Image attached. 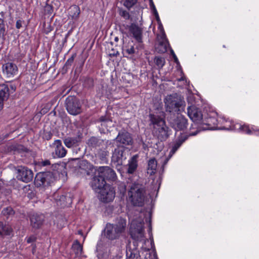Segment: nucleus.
Returning <instances> with one entry per match:
<instances>
[{
    "label": "nucleus",
    "instance_id": "38",
    "mask_svg": "<svg viewBox=\"0 0 259 259\" xmlns=\"http://www.w3.org/2000/svg\"><path fill=\"white\" fill-rule=\"evenodd\" d=\"M26 242L28 243H31L34 242L36 241V237L34 235H31V236L26 238Z\"/></svg>",
    "mask_w": 259,
    "mask_h": 259
},
{
    "label": "nucleus",
    "instance_id": "7",
    "mask_svg": "<svg viewBox=\"0 0 259 259\" xmlns=\"http://www.w3.org/2000/svg\"><path fill=\"white\" fill-rule=\"evenodd\" d=\"M66 108L69 113L73 115L81 112L80 102L77 98L73 96H69L66 98Z\"/></svg>",
    "mask_w": 259,
    "mask_h": 259
},
{
    "label": "nucleus",
    "instance_id": "24",
    "mask_svg": "<svg viewBox=\"0 0 259 259\" xmlns=\"http://www.w3.org/2000/svg\"><path fill=\"white\" fill-rule=\"evenodd\" d=\"M157 165V161L155 158H151L149 159L148 162V174L150 175L154 174L156 171Z\"/></svg>",
    "mask_w": 259,
    "mask_h": 259
},
{
    "label": "nucleus",
    "instance_id": "6",
    "mask_svg": "<svg viewBox=\"0 0 259 259\" xmlns=\"http://www.w3.org/2000/svg\"><path fill=\"white\" fill-rule=\"evenodd\" d=\"M144 221L141 219H134L131 223L130 234L132 237L137 241H141L144 236Z\"/></svg>",
    "mask_w": 259,
    "mask_h": 259
},
{
    "label": "nucleus",
    "instance_id": "12",
    "mask_svg": "<svg viewBox=\"0 0 259 259\" xmlns=\"http://www.w3.org/2000/svg\"><path fill=\"white\" fill-rule=\"evenodd\" d=\"M98 177H101L105 179L114 181L116 178L115 171L108 166H100L96 168Z\"/></svg>",
    "mask_w": 259,
    "mask_h": 259
},
{
    "label": "nucleus",
    "instance_id": "46",
    "mask_svg": "<svg viewBox=\"0 0 259 259\" xmlns=\"http://www.w3.org/2000/svg\"><path fill=\"white\" fill-rule=\"evenodd\" d=\"M16 25L17 28L19 29L21 27V22L20 21H17Z\"/></svg>",
    "mask_w": 259,
    "mask_h": 259
},
{
    "label": "nucleus",
    "instance_id": "20",
    "mask_svg": "<svg viewBox=\"0 0 259 259\" xmlns=\"http://www.w3.org/2000/svg\"><path fill=\"white\" fill-rule=\"evenodd\" d=\"M116 140L125 146L132 145L133 143V139L130 134L126 132L119 133Z\"/></svg>",
    "mask_w": 259,
    "mask_h": 259
},
{
    "label": "nucleus",
    "instance_id": "8",
    "mask_svg": "<svg viewBox=\"0 0 259 259\" xmlns=\"http://www.w3.org/2000/svg\"><path fill=\"white\" fill-rule=\"evenodd\" d=\"M98 193V197L104 202L112 201L115 197V191L110 185H106L102 188Z\"/></svg>",
    "mask_w": 259,
    "mask_h": 259
},
{
    "label": "nucleus",
    "instance_id": "26",
    "mask_svg": "<svg viewBox=\"0 0 259 259\" xmlns=\"http://www.w3.org/2000/svg\"><path fill=\"white\" fill-rule=\"evenodd\" d=\"M9 96L8 87L5 84H0V99L7 100Z\"/></svg>",
    "mask_w": 259,
    "mask_h": 259
},
{
    "label": "nucleus",
    "instance_id": "4",
    "mask_svg": "<svg viewBox=\"0 0 259 259\" xmlns=\"http://www.w3.org/2000/svg\"><path fill=\"white\" fill-rule=\"evenodd\" d=\"M126 226V220L120 218L114 225L111 224H107L106 225L105 229V235L109 239H115L124 232Z\"/></svg>",
    "mask_w": 259,
    "mask_h": 259
},
{
    "label": "nucleus",
    "instance_id": "16",
    "mask_svg": "<svg viewBox=\"0 0 259 259\" xmlns=\"http://www.w3.org/2000/svg\"><path fill=\"white\" fill-rule=\"evenodd\" d=\"M18 179L21 181L28 183L31 181L33 177L32 170L25 167H22L18 169Z\"/></svg>",
    "mask_w": 259,
    "mask_h": 259
},
{
    "label": "nucleus",
    "instance_id": "40",
    "mask_svg": "<svg viewBox=\"0 0 259 259\" xmlns=\"http://www.w3.org/2000/svg\"><path fill=\"white\" fill-rule=\"evenodd\" d=\"M153 14L154 15V16L155 17V18L158 22V24L160 23L161 21H160L159 15H158V12H156L153 13Z\"/></svg>",
    "mask_w": 259,
    "mask_h": 259
},
{
    "label": "nucleus",
    "instance_id": "35",
    "mask_svg": "<svg viewBox=\"0 0 259 259\" xmlns=\"http://www.w3.org/2000/svg\"><path fill=\"white\" fill-rule=\"evenodd\" d=\"M4 214L12 215L14 214V210L11 207H7L3 210Z\"/></svg>",
    "mask_w": 259,
    "mask_h": 259
},
{
    "label": "nucleus",
    "instance_id": "9",
    "mask_svg": "<svg viewBox=\"0 0 259 259\" xmlns=\"http://www.w3.org/2000/svg\"><path fill=\"white\" fill-rule=\"evenodd\" d=\"M223 128L230 129L236 132H242L248 135L255 134L259 135V131L255 130L253 127H250L247 125H242L240 123H236L233 124V126L230 125H225Z\"/></svg>",
    "mask_w": 259,
    "mask_h": 259
},
{
    "label": "nucleus",
    "instance_id": "50",
    "mask_svg": "<svg viewBox=\"0 0 259 259\" xmlns=\"http://www.w3.org/2000/svg\"><path fill=\"white\" fill-rule=\"evenodd\" d=\"M151 225L150 224V226H149V232L151 231Z\"/></svg>",
    "mask_w": 259,
    "mask_h": 259
},
{
    "label": "nucleus",
    "instance_id": "48",
    "mask_svg": "<svg viewBox=\"0 0 259 259\" xmlns=\"http://www.w3.org/2000/svg\"><path fill=\"white\" fill-rule=\"evenodd\" d=\"M198 133V132L197 131L195 133H190V135L191 136H195L197 134V133Z\"/></svg>",
    "mask_w": 259,
    "mask_h": 259
},
{
    "label": "nucleus",
    "instance_id": "29",
    "mask_svg": "<svg viewBox=\"0 0 259 259\" xmlns=\"http://www.w3.org/2000/svg\"><path fill=\"white\" fill-rule=\"evenodd\" d=\"M12 231V229L9 226L4 225L3 223L0 222V236L3 235H9Z\"/></svg>",
    "mask_w": 259,
    "mask_h": 259
},
{
    "label": "nucleus",
    "instance_id": "31",
    "mask_svg": "<svg viewBox=\"0 0 259 259\" xmlns=\"http://www.w3.org/2000/svg\"><path fill=\"white\" fill-rule=\"evenodd\" d=\"M154 61L157 66L159 68H162L165 63L164 58L161 57H156Z\"/></svg>",
    "mask_w": 259,
    "mask_h": 259
},
{
    "label": "nucleus",
    "instance_id": "34",
    "mask_svg": "<svg viewBox=\"0 0 259 259\" xmlns=\"http://www.w3.org/2000/svg\"><path fill=\"white\" fill-rule=\"evenodd\" d=\"M120 15L125 19H128L130 18V14L128 12L125 10H121L120 11Z\"/></svg>",
    "mask_w": 259,
    "mask_h": 259
},
{
    "label": "nucleus",
    "instance_id": "32",
    "mask_svg": "<svg viewBox=\"0 0 259 259\" xmlns=\"http://www.w3.org/2000/svg\"><path fill=\"white\" fill-rule=\"evenodd\" d=\"M123 5L128 9L132 7L137 2V0H123Z\"/></svg>",
    "mask_w": 259,
    "mask_h": 259
},
{
    "label": "nucleus",
    "instance_id": "45",
    "mask_svg": "<svg viewBox=\"0 0 259 259\" xmlns=\"http://www.w3.org/2000/svg\"><path fill=\"white\" fill-rule=\"evenodd\" d=\"M4 101L5 100L0 99V110L3 108Z\"/></svg>",
    "mask_w": 259,
    "mask_h": 259
},
{
    "label": "nucleus",
    "instance_id": "15",
    "mask_svg": "<svg viewBox=\"0 0 259 259\" xmlns=\"http://www.w3.org/2000/svg\"><path fill=\"white\" fill-rule=\"evenodd\" d=\"M51 147L53 149V154L54 157L62 158L66 155L67 151L63 146L60 140L55 141L52 144Z\"/></svg>",
    "mask_w": 259,
    "mask_h": 259
},
{
    "label": "nucleus",
    "instance_id": "22",
    "mask_svg": "<svg viewBox=\"0 0 259 259\" xmlns=\"http://www.w3.org/2000/svg\"><path fill=\"white\" fill-rule=\"evenodd\" d=\"M44 220L42 215L33 214L30 217L31 225L34 228H38L42 224Z\"/></svg>",
    "mask_w": 259,
    "mask_h": 259
},
{
    "label": "nucleus",
    "instance_id": "33",
    "mask_svg": "<svg viewBox=\"0 0 259 259\" xmlns=\"http://www.w3.org/2000/svg\"><path fill=\"white\" fill-rule=\"evenodd\" d=\"M182 143V142L179 141L174 145V146L172 148L171 151L170 152V156H171V155L176 152L178 149L180 147Z\"/></svg>",
    "mask_w": 259,
    "mask_h": 259
},
{
    "label": "nucleus",
    "instance_id": "28",
    "mask_svg": "<svg viewBox=\"0 0 259 259\" xmlns=\"http://www.w3.org/2000/svg\"><path fill=\"white\" fill-rule=\"evenodd\" d=\"M78 142L77 139L74 138H67L64 140V143L66 147L71 148L75 146Z\"/></svg>",
    "mask_w": 259,
    "mask_h": 259
},
{
    "label": "nucleus",
    "instance_id": "2",
    "mask_svg": "<svg viewBox=\"0 0 259 259\" xmlns=\"http://www.w3.org/2000/svg\"><path fill=\"white\" fill-rule=\"evenodd\" d=\"M166 110L180 114L185 111L186 103L184 99L175 94L166 96L165 99Z\"/></svg>",
    "mask_w": 259,
    "mask_h": 259
},
{
    "label": "nucleus",
    "instance_id": "10",
    "mask_svg": "<svg viewBox=\"0 0 259 259\" xmlns=\"http://www.w3.org/2000/svg\"><path fill=\"white\" fill-rule=\"evenodd\" d=\"M153 240L150 241L146 240L144 241V245H142L141 254L144 257L143 259H157L156 252L153 250H150V248L153 247Z\"/></svg>",
    "mask_w": 259,
    "mask_h": 259
},
{
    "label": "nucleus",
    "instance_id": "36",
    "mask_svg": "<svg viewBox=\"0 0 259 259\" xmlns=\"http://www.w3.org/2000/svg\"><path fill=\"white\" fill-rule=\"evenodd\" d=\"M5 31V24L3 19L0 18V36L3 35Z\"/></svg>",
    "mask_w": 259,
    "mask_h": 259
},
{
    "label": "nucleus",
    "instance_id": "44",
    "mask_svg": "<svg viewBox=\"0 0 259 259\" xmlns=\"http://www.w3.org/2000/svg\"><path fill=\"white\" fill-rule=\"evenodd\" d=\"M50 164H51L50 161L48 160H45L42 162V165L44 166L50 165Z\"/></svg>",
    "mask_w": 259,
    "mask_h": 259
},
{
    "label": "nucleus",
    "instance_id": "47",
    "mask_svg": "<svg viewBox=\"0 0 259 259\" xmlns=\"http://www.w3.org/2000/svg\"><path fill=\"white\" fill-rule=\"evenodd\" d=\"M174 59V60H175V62L177 64H179V61H178V58L177 57L176 55L175 54H174V57H173Z\"/></svg>",
    "mask_w": 259,
    "mask_h": 259
},
{
    "label": "nucleus",
    "instance_id": "14",
    "mask_svg": "<svg viewBox=\"0 0 259 259\" xmlns=\"http://www.w3.org/2000/svg\"><path fill=\"white\" fill-rule=\"evenodd\" d=\"M144 27L142 23H132L129 27V31L133 37L138 42H142Z\"/></svg>",
    "mask_w": 259,
    "mask_h": 259
},
{
    "label": "nucleus",
    "instance_id": "51",
    "mask_svg": "<svg viewBox=\"0 0 259 259\" xmlns=\"http://www.w3.org/2000/svg\"><path fill=\"white\" fill-rule=\"evenodd\" d=\"M183 80H184V78L183 77H182L181 78L179 79V81Z\"/></svg>",
    "mask_w": 259,
    "mask_h": 259
},
{
    "label": "nucleus",
    "instance_id": "52",
    "mask_svg": "<svg viewBox=\"0 0 259 259\" xmlns=\"http://www.w3.org/2000/svg\"><path fill=\"white\" fill-rule=\"evenodd\" d=\"M34 248H33V250H32V253L34 254Z\"/></svg>",
    "mask_w": 259,
    "mask_h": 259
},
{
    "label": "nucleus",
    "instance_id": "41",
    "mask_svg": "<svg viewBox=\"0 0 259 259\" xmlns=\"http://www.w3.org/2000/svg\"><path fill=\"white\" fill-rule=\"evenodd\" d=\"M127 52L129 54H132L133 53H134V52H135V50H134V48L133 47H132L131 48L128 49L127 50H126Z\"/></svg>",
    "mask_w": 259,
    "mask_h": 259
},
{
    "label": "nucleus",
    "instance_id": "13",
    "mask_svg": "<svg viewBox=\"0 0 259 259\" xmlns=\"http://www.w3.org/2000/svg\"><path fill=\"white\" fill-rule=\"evenodd\" d=\"M172 127L176 131H183L188 125V120L184 115L178 114L177 117L170 120Z\"/></svg>",
    "mask_w": 259,
    "mask_h": 259
},
{
    "label": "nucleus",
    "instance_id": "19",
    "mask_svg": "<svg viewBox=\"0 0 259 259\" xmlns=\"http://www.w3.org/2000/svg\"><path fill=\"white\" fill-rule=\"evenodd\" d=\"M218 117L219 116L215 112H212L210 117H208L206 119L203 120L202 123L207 124L208 126L207 128V129L218 130V128H213V127H218Z\"/></svg>",
    "mask_w": 259,
    "mask_h": 259
},
{
    "label": "nucleus",
    "instance_id": "23",
    "mask_svg": "<svg viewBox=\"0 0 259 259\" xmlns=\"http://www.w3.org/2000/svg\"><path fill=\"white\" fill-rule=\"evenodd\" d=\"M218 127H213V128H218V130H231L230 129H227L223 128L225 125H230L231 126H233V124L235 123H233L232 121L228 120L223 116H219L218 117Z\"/></svg>",
    "mask_w": 259,
    "mask_h": 259
},
{
    "label": "nucleus",
    "instance_id": "18",
    "mask_svg": "<svg viewBox=\"0 0 259 259\" xmlns=\"http://www.w3.org/2000/svg\"><path fill=\"white\" fill-rule=\"evenodd\" d=\"M3 73L7 77H12L18 72L17 66L12 63H7L3 65Z\"/></svg>",
    "mask_w": 259,
    "mask_h": 259
},
{
    "label": "nucleus",
    "instance_id": "53",
    "mask_svg": "<svg viewBox=\"0 0 259 259\" xmlns=\"http://www.w3.org/2000/svg\"><path fill=\"white\" fill-rule=\"evenodd\" d=\"M167 161H168V159L166 160V161L165 162V164H166V163H167Z\"/></svg>",
    "mask_w": 259,
    "mask_h": 259
},
{
    "label": "nucleus",
    "instance_id": "5",
    "mask_svg": "<svg viewBox=\"0 0 259 259\" xmlns=\"http://www.w3.org/2000/svg\"><path fill=\"white\" fill-rule=\"evenodd\" d=\"M144 190L138 184L132 186L128 192L130 200L136 206H142L145 199Z\"/></svg>",
    "mask_w": 259,
    "mask_h": 259
},
{
    "label": "nucleus",
    "instance_id": "3",
    "mask_svg": "<svg viewBox=\"0 0 259 259\" xmlns=\"http://www.w3.org/2000/svg\"><path fill=\"white\" fill-rule=\"evenodd\" d=\"M80 167L85 169L88 175H90L91 173H95V176L91 182V186L96 192H98L107 185L104 178L101 177H98L96 168L94 167L93 165L91 164L87 160H82L81 162Z\"/></svg>",
    "mask_w": 259,
    "mask_h": 259
},
{
    "label": "nucleus",
    "instance_id": "49",
    "mask_svg": "<svg viewBox=\"0 0 259 259\" xmlns=\"http://www.w3.org/2000/svg\"><path fill=\"white\" fill-rule=\"evenodd\" d=\"M170 53L172 55V57H174V54H175V53L172 49L170 50Z\"/></svg>",
    "mask_w": 259,
    "mask_h": 259
},
{
    "label": "nucleus",
    "instance_id": "1",
    "mask_svg": "<svg viewBox=\"0 0 259 259\" xmlns=\"http://www.w3.org/2000/svg\"><path fill=\"white\" fill-rule=\"evenodd\" d=\"M150 120L153 125V134L160 140H165L168 135V127L165 124L164 113L163 111L158 113L150 114Z\"/></svg>",
    "mask_w": 259,
    "mask_h": 259
},
{
    "label": "nucleus",
    "instance_id": "30",
    "mask_svg": "<svg viewBox=\"0 0 259 259\" xmlns=\"http://www.w3.org/2000/svg\"><path fill=\"white\" fill-rule=\"evenodd\" d=\"M72 249L75 253L77 255H80L82 253V247L77 241L73 243Z\"/></svg>",
    "mask_w": 259,
    "mask_h": 259
},
{
    "label": "nucleus",
    "instance_id": "25",
    "mask_svg": "<svg viewBox=\"0 0 259 259\" xmlns=\"http://www.w3.org/2000/svg\"><path fill=\"white\" fill-rule=\"evenodd\" d=\"M46 174H37L35 178V185L37 187H41L46 185Z\"/></svg>",
    "mask_w": 259,
    "mask_h": 259
},
{
    "label": "nucleus",
    "instance_id": "42",
    "mask_svg": "<svg viewBox=\"0 0 259 259\" xmlns=\"http://www.w3.org/2000/svg\"><path fill=\"white\" fill-rule=\"evenodd\" d=\"M112 123V122L110 120H107V121H104L102 123V126H106L108 124H111Z\"/></svg>",
    "mask_w": 259,
    "mask_h": 259
},
{
    "label": "nucleus",
    "instance_id": "11",
    "mask_svg": "<svg viewBox=\"0 0 259 259\" xmlns=\"http://www.w3.org/2000/svg\"><path fill=\"white\" fill-rule=\"evenodd\" d=\"M187 114L189 118L197 124L202 123L203 115L201 111L194 106H189L187 108Z\"/></svg>",
    "mask_w": 259,
    "mask_h": 259
},
{
    "label": "nucleus",
    "instance_id": "39",
    "mask_svg": "<svg viewBox=\"0 0 259 259\" xmlns=\"http://www.w3.org/2000/svg\"><path fill=\"white\" fill-rule=\"evenodd\" d=\"M150 7L153 13L157 12L152 0H150Z\"/></svg>",
    "mask_w": 259,
    "mask_h": 259
},
{
    "label": "nucleus",
    "instance_id": "17",
    "mask_svg": "<svg viewBox=\"0 0 259 259\" xmlns=\"http://www.w3.org/2000/svg\"><path fill=\"white\" fill-rule=\"evenodd\" d=\"M158 29L161 33L162 40L160 41L157 49L159 52L163 53L167 51L168 48L169 47V44L165 37V34L161 22L158 23Z\"/></svg>",
    "mask_w": 259,
    "mask_h": 259
},
{
    "label": "nucleus",
    "instance_id": "21",
    "mask_svg": "<svg viewBox=\"0 0 259 259\" xmlns=\"http://www.w3.org/2000/svg\"><path fill=\"white\" fill-rule=\"evenodd\" d=\"M138 155H135L133 156L128 161L127 164L128 174H132L135 172L138 167Z\"/></svg>",
    "mask_w": 259,
    "mask_h": 259
},
{
    "label": "nucleus",
    "instance_id": "37",
    "mask_svg": "<svg viewBox=\"0 0 259 259\" xmlns=\"http://www.w3.org/2000/svg\"><path fill=\"white\" fill-rule=\"evenodd\" d=\"M66 199V197L64 195H61L60 196L59 199H56V201L57 202V204L58 205H64V201H65Z\"/></svg>",
    "mask_w": 259,
    "mask_h": 259
},
{
    "label": "nucleus",
    "instance_id": "27",
    "mask_svg": "<svg viewBox=\"0 0 259 259\" xmlns=\"http://www.w3.org/2000/svg\"><path fill=\"white\" fill-rule=\"evenodd\" d=\"M123 153L122 148L115 149L113 153L112 160L117 162H119L122 157Z\"/></svg>",
    "mask_w": 259,
    "mask_h": 259
},
{
    "label": "nucleus",
    "instance_id": "43",
    "mask_svg": "<svg viewBox=\"0 0 259 259\" xmlns=\"http://www.w3.org/2000/svg\"><path fill=\"white\" fill-rule=\"evenodd\" d=\"M72 9H73L74 11H75L77 13L76 16H78L79 14V9L78 7L76 6H74L72 8Z\"/></svg>",
    "mask_w": 259,
    "mask_h": 259
}]
</instances>
